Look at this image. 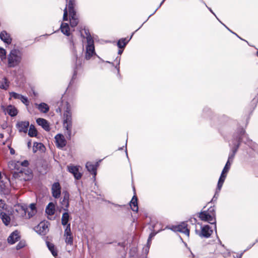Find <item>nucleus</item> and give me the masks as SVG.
Masks as SVG:
<instances>
[{"mask_svg": "<svg viewBox=\"0 0 258 258\" xmlns=\"http://www.w3.org/2000/svg\"><path fill=\"white\" fill-rule=\"evenodd\" d=\"M70 220V215L68 212H65L62 214L61 217V224L62 225L65 226L68 224V222Z\"/></svg>", "mask_w": 258, "mask_h": 258, "instance_id": "29", "label": "nucleus"}, {"mask_svg": "<svg viewBox=\"0 0 258 258\" xmlns=\"http://www.w3.org/2000/svg\"><path fill=\"white\" fill-rule=\"evenodd\" d=\"M191 221L196 222L197 219L196 218H193V220L191 219Z\"/></svg>", "mask_w": 258, "mask_h": 258, "instance_id": "58", "label": "nucleus"}, {"mask_svg": "<svg viewBox=\"0 0 258 258\" xmlns=\"http://www.w3.org/2000/svg\"><path fill=\"white\" fill-rule=\"evenodd\" d=\"M60 28L61 32L64 35L67 36L70 35V27L68 23H62Z\"/></svg>", "mask_w": 258, "mask_h": 258, "instance_id": "25", "label": "nucleus"}, {"mask_svg": "<svg viewBox=\"0 0 258 258\" xmlns=\"http://www.w3.org/2000/svg\"><path fill=\"white\" fill-rule=\"evenodd\" d=\"M28 210L32 211V213H31L30 212H29V217H32L33 215H34V214L36 212L35 204H30Z\"/></svg>", "mask_w": 258, "mask_h": 258, "instance_id": "36", "label": "nucleus"}, {"mask_svg": "<svg viewBox=\"0 0 258 258\" xmlns=\"http://www.w3.org/2000/svg\"><path fill=\"white\" fill-rule=\"evenodd\" d=\"M70 41V44H71V49L72 51V52H73L75 57L76 60L77 61L78 57L77 54V51H76L75 47V44H74L72 39H71Z\"/></svg>", "mask_w": 258, "mask_h": 258, "instance_id": "34", "label": "nucleus"}, {"mask_svg": "<svg viewBox=\"0 0 258 258\" xmlns=\"http://www.w3.org/2000/svg\"><path fill=\"white\" fill-rule=\"evenodd\" d=\"M21 52L17 49H13L8 56V66L13 68L17 66L21 61Z\"/></svg>", "mask_w": 258, "mask_h": 258, "instance_id": "4", "label": "nucleus"}, {"mask_svg": "<svg viewBox=\"0 0 258 258\" xmlns=\"http://www.w3.org/2000/svg\"><path fill=\"white\" fill-rule=\"evenodd\" d=\"M45 211L46 213L49 215H53L55 212L54 205L52 203H49L46 208Z\"/></svg>", "mask_w": 258, "mask_h": 258, "instance_id": "28", "label": "nucleus"}, {"mask_svg": "<svg viewBox=\"0 0 258 258\" xmlns=\"http://www.w3.org/2000/svg\"><path fill=\"white\" fill-rule=\"evenodd\" d=\"M63 198L60 200V204L64 211H68L69 207V193L64 191L62 192Z\"/></svg>", "mask_w": 258, "mask_h": 258, "instance_id": "10", "label": "nucleus"}, {"mask_svg": "<svg viewBox=\"0 0 258 258\" xmlns=\"http://www.w3.org/2000/svg\"><path fill=\"white\" fill-rule=\"evenodd\" d=\"M63 126L66 131L67 138L69 139H71L72 129V117L70 105L68 102L66 103L65 111L63 113Z\"/></svg>", "mask_w": 258, "mask_h": 258, "instance_id": "2", "label": "nucleus"}, {"mask_svg": "<svg viewBox=\"0 0 258 258\" xmlns=\"http://www.w3.org/2000/svg\"><path fill=\"white\" fill-rule=\"evenodd\" d=\"M130 206L132 210L135 212L138 211V199L136 196H134L131 201L130 202Z\"/></svg>", "mask_w": 258, "mask_h": 258, "instance_id": "24", "label": "nucleus"}, {"mask_svg": "<svg viewBox=\"0 0 258 258\" xmlns=\"http://www.w3.org/2000/svg\"><path fill=\"white\" fill-rule=\"evenodd\" d=\"M257 242H258V237H257V238L255 240V242L254 243H255V244Z\"/></svg>", "mask_w": 258, "mask_h": 258, "instance_id": "62", "label": "nucleus"}, {"mask_svg": "<svg viewBox=\"0 0 258 258\" xmlns=\"http://www.w3.org/2000/svg\"><path fill=\"white\" fill-rule=\"evenodd\" d=\"M47 246L49 249V250L51 251L52 254L55 256L57 255L56 251L55 250L54 245L53 244L50 243L49 242H47Z\"/></svg>", "mask_w": 258, "mask_h": 258, "instance_id": "33", "label": "nucleus"}, {"mask_svg": "<svg viewBox=\"0 0 258 258\" xmlns=\"http://www.w3.org/2000/svg\"><path fill=\"white\" fill-rule=\"evenodd\" d=\"M9 94H10L11 97H13L14 98L16 99L20 100L21 99L20 97L22 96V95L18 94L14 92H10Z\"/></svg>", "mask_w": 258, "mask_h": 258, "instance_id": "39", "label": "nucleus"}, {"mask_svg": "<svg viewBox=\"0 0 258 258\" xmlns=\"http://www.w3.org/2000/svg\"><path fill=\"white\" fill-rule=\"evenodd\" d=\"M63 21L68 20V12H67V6L64 8L63 10Z\"/></svg>", "mask_w": 258, "mask_h": 258, "instance_id": "43", "label": "nucleus"}, {"mask_svg": "<svg viewBox=\"0 0 258 258\" xmlns=\"http://www.w3.org/2000/svg\"><path fill=\"white\" fill-rule=\"evenodd\" d=\"M0 38L4 42L9 44L12 42L10 35L5 31H2L0 34Z\"/></svg>", "mask_w": 258, "mask_h": 258, "instance_id": "19", "label": "nucleus"}, {"mask_svg": "<svg viewBox=\"0 0 258 258\" xmlns=\"http://www.w3.org/2000/svg\"><path fill=\"white\" fill-rule=\"evenodd\" d=\"M86 167L88 171L94 175V176L96 175V168L97 165H94L90 162H88L86 164Z\"/></svg>", "mask_w": 258, "mask_h": 258, "instance_id": "21", "label": "nucleus"}, {"mask_svg": "<svg viewBox=\"0 0 258 258\" xmlns=\"http://www.w3.org/2000/svg\"><path fill=\"white\" fill-rule=\"evenodd\" d=\"M244 252H241L239 255H237L236 256H234V258H241Z\"/></svg>", "mask_w": 258, "mask_h": 258, "instance_id": "49", "label": "nucleus"}, {"mask_svg": "<svg viewBox=\"0 0 258 258\" xmlns=\"http://www.w3.org/2000/svg\"><path fill=\"white\" fill-rule=\"evenodd\" d=\"M38 109L43 113H47L49 109L48 105L45 103H41L38 105Z\"/></svg>", "mask_w": 258, "mask_h": 258, "instance_id": "27", "label": "nucleus"}, {"mask_svg": "<svg viewBox=\"0 0 258 258\" xmlns=\"http://www.w3.org/2000/svg\"><path fill=\"white\" fill-rule=\"evenodd\" d=\"M0 218L5 225L8 226L10 224L11 218L7 213L4 212H1Z\"/></svg>", "mask_w": 258, "mask_h": 258, "instance_id": "22", "label": "nucleus"}, {"mask_svg": "<svg viewBox=\"0 0 258 258\" xmlns=\"http://www.w3.org/2000/svg\"><path fill=\"white\" fill-rule=\"evenodd\" d=\"M1 108L5 113L8 114L11 116H15L18 114V110L13 105H9L8 106L2 105Z\"/></svg>", "mask_w": 258, "mask_h": 258, "instance_id": "7", "label": "nucleus"}, {"mask_svg": "<svg viewBox=\"0 0 258 258\" xmlns=\"http://www.w3.org/2000/svg\"><path fill=\"white\" fill-rule=\"evenodd\" d=\"M116 68L117 69V70L118 72H119V67H116Z\"/></svg>", "mask_w": 258, "mask_h": 258, "instance_id": "63", "label": "nucleus"}, {"mask_svg": "<svg viewBox=\"0 0 258 258\" xmlns=\"http://www.w3.org/2000/svg\"><path fill=\"white\" fill-rule=\"evenodd\" d=\"M84 31L87 42L85 58L87 60H89L93 55L95 54L94 40L89 33V30L84 29Z\"/></svg>", "mask_w": 258, "mask_h": 258, "instance_id": "3", "label": "nucleus"}, {"mask_svg": "<svg viewBox=\"0 0 258 258\" xmlns=\"http://www.w3.org/2000/svg\"><path fill=\"white\" fill-rule=\"evenodd\" d=\"M10 153L11 154H14L15 153V150L13 149H11L10 150Z\"/></svg>", "mask_w": 258, "mask_h": 258, "instance_id": "54", "label": "nucleus"}, {"mask_svg": "<svg viewBox=\"0 0 258 258\" xmlns=\"http://www.w3.org/2000/svg\"><path fill=\"white\" fill-rule=\"evenodd\" d=\"M3 80V82L0 86V88L6 90L9 86V82L6 78H4Z\"/></svg>", "mask_w": 258, "mask_h": 258, "instance_id": "35", "label": "nucleus"}, {"mask_svg": "<svg viewBox=\"0 0 258 258\" xmlns=\"http://www.w3.org/2000/svg\"><path fill=\"white\" fill-rule=\"evenodd\" d=\"M56 111L57 112L60 113L61 112V109H60V108L58 107L57 109H56Z\"/></svg>", "mask_w": 258, "mask_h": 258, "instance_id": "55", "label": "nucleus"}, {"mask_svg": "<svg viewBox=\"0 0 258 258\" xmlns=\"http://www.w3.org/2000/svg\"><path fill=\"white\" fill-rule=\"evenodd\" d=\"M4 137V135L3 134H0V138H3Z\"/></svg>", "mask_w": 258, "mask_h": 258, "instance_id": "60", "label": "nucleus"}, {"mask_svg": "<svg viewBox=\"0 0 258 258\" xmlns=\"http://www.w3.org/2000/svg\"><path fill=\"white\" fill-rule=\"evenodd\" d=\"M68 170L72 173L76 179H79L82 177V174L79 171V167L75 166H68Z\"/></svg>", "mask_w": 258, "mask_h": 258, "instance_id": "16", "label": "nucleus"}, {"mask_svg": "<svg viewBox=\"0 0 258 258\" xmlns=\"http://www.w3.org/2000/svg\"><path fill=\"white\" fill-rule=\"evenodd\" d=\"M36 122L38 125L41 126L46 131H50L49 123L46 119L39 118L37 119Z\"/></svg>", "mask_w": 258, "mask_h": 258, "instance_id": "18", "label": "nucleus"}, {"mask_svg": "<svg viewBox=\"0 0 258 258\" xmlns=\"http://www.w3.org/2000/svg\"><path fill=\"white\" fill-rule=\"evenodd\" d=\"M26 246V242L24 240L20 241L19 243L17 245L16 248L17 250H19Z\"/></svg>", "mask_w": 258, "mask_h": 258, "instance_id": "38", "label": "nucleus"}, {"mask_svg": "<svg viewBox=\"0 0 258 258\" xmlns=\"http://www.w3.org/2000/svg\"><path fill=\"white\" fill-rule=\"evenodd\" d=\"M128 41L129 40H127L126 38H121L118 41L117 46L119 48H123Z\"/></svg>", "mask_w": 258, "mask_h": 258, "instance_id": "31", "label": "nucleus"}, {"mask_svg": "<svg viewBox=\"0 0 258 258\" xmlns=\"http://www.w3.org/2000/svg\"><path fill=\"white\" fill-rule=\"evenodd\" d=\"M209 209L202 211L199 214V218L203 221H208L210 219V212Z\"/></svg>", "mask_w": 258, "mask_h": 258, "instance_id": "23", "label": "nucleus"}, {"mask_svg": "<svg viewBox=\"0 0 258 258\" xmlns=\"http://www.w3.org/2000/svg\"><path fill=\"white\" fill-rule=\"evenodd\" d=\"M222 118L224 120L228 121L230 120V118L226 115H222Z\"/></svg>", "mask_w": 258, "mask_h": 258, "instance_id": "48", "label": "nucleus"}, {"mask_svg": "<svg viewBox=\"0 0 258 258\" xmlns=\"http://www.w3.org/2000/svg\"><path fill=\"white\" fill-rule=\"evenodd\" d=\"M217 20H218V21L222 25H223L224 27L225 26H226L225 24H224L221 21H220V20L219 19V18H217Z\"/></svg>", "mask_w": 258, "mask_h": 258, "instance_id": "52", "label": "nucleus"}, {"mask_svg": "<svg viewBox=\"0 0 258 258\" xmlns=\"http://www.w3.org/2000/svg\"><path fill=\"white\" fill-rule=\"evenodd\" d=\"M255 244V243H253L252 244H250L247 247V248L244 249L243 250V252L244 253L245 251H246L247 250H249V249H250L252 246H253Z\"/></svg>", "mask_w": 258, "mask_h": 258, "instance_id": "45", "label": "nucleus"}, {"mask_svg": "<svg viewBox=\"0 0 258 258\" xmlns=\"http://www.w3.org/2000/svg\"><path fill=\"white\" fill-rule=\"evenodd\" d=\"M76 76V71H75L74 73V75H73V78H72V79L70 83L73 82V80L75 79V76Z\"/></svg>", "mask_w": 258, "mask_h": 258, "instance_id": "50", "label": "nucleus"}, {"mask_svg": "<svg viewBox=\"0 0 258 258\" xmlns=\"http://www.w3.org/2000/svg\"><path fill=\"white\" fill-rule=\"evenodd\" d=\"M210 232H211V236H212V235L213 234V230L212 229V227H211V231H210Z\"/></svg>", "mask_w": 258, "mask_h": 258, "instance_id": "59", "label": "nucleus"}, {"mask_svg": "<svg viewBox=\"0 0 258 258\" xmlns=\"http://www.w3.org/2000/svg\"><path fill=\"white\" fill-rule=\"evenodd\" d=\"M29 126V121H20L16 124V127L18 129L19 132L26 133L28 131V128Z\"/></svg>", "mask_w": 258, "mask_h": 258, "instance_id": "15", "label": "nucleus"}, {"mask_svg": "<svg viewBox=\"0 0 258 258\" xmlns=\"http://www.w3.org/2000/svg\"><path fill=\"white\" fill-rule=\"evenodd\" d=\"M215 206H211V225H213L214 230H215V234L216 236V238L218 239V241L219 242V243L221 244V245L225 247V245L222 243L221 241L219 239V237L217 235V225H216V210L214 208Z\"/></svg>", "mask_w": 258, "mask_h": 258, "instance_id": "5", "label": "nucleus"}, {"mask_svg": "<svg viewBox=\"0 0 258 258\" xmlns=\"http://www.w3.org/2000/svg\"><path fill=\"white\" fill-rule=\"evenodd\" d=\"M149 246H147L146 249H145V251L146 252H148V251H149Z\"/></svg>", "mask_w": 258, "mask_h": 258, "instance_id": "56", "label": "nucleus"}, {"mask_svg": "<svg viewBox=\"0 0 258 258\" xmlns=\"http://www.w3.org/2000/svg\"><path fill=\"white\" fill-rule=\"evenodd\" d=\"M64 237L67 244L70 245L73 244V236L71 232L70 224H68L66 226L64 232Z\"/></svg>", "mask_w": 258, "mask_h": 258, "instance_id": "6", "label": "nucleus"}, {"mask_svg": "<svg viewBox=\"0 0 258 258\" xmlns=\"http://www.w3.org/2000/svg\"><path fill=\"white\" fill-rule=\"evenodd\" d=\"M211 13H212V14H213V15L215 16V17L216 18V19H217V18H218L217 17V16H216V15L215 14V13L213 11V10H212L211 9Z\"/></svg>", "mask_w": 258, "mask_h": 258, "instance_id": "51", "label": "nucleus"}, {"mask_svg": "<svg viewBox=\"0 0 258 258\" xmlns=\"http://www.w3.org/2000/svg\"><path fill=\"white\" fill-rule=\"evenodd\" d=\"M165 1V0H163V1H162V2L161 3V4H160V6H159V7H160L162 4H163V3L164 2V1Z\"/></svg>", "mask_w": 258, "mask_h": 258, "instance_id": "61", "label": "nucleus"}, {"mask_svg": "<svg viewBox=\"0 0 258 258\" xmlns=\"http://www.w3.org/2000/svg\"><path fill=\"white\" fill-rule=\"evenodd\" d=\"M154 236L153 234H152V233L150 234V236H149V238L148 239V242H147V244L148 245H150V242H150L151 241V239L152 238V236Z\"/></svg>", "mask_w": 258, "mask_h": 258, "instance_id": "47", "label": "nucleus"}, {"mask_svg": "<svg viewBox=\"0 0 258 258\" xmlns=\"http://www.w3.org/2000/svg\"><path fill=\"white\" fill-rule=\"evenodd\" d=\"M20 238V233L18 230L13 232L8 237V242L11 244H14L18 241Z\"/></svg>", "mask_w": 258, "mask_h": 258, "instance_id": "14", "label": "nucleus"}, {"mask_svg": "<svg viewBox=\"0 0 258 258\" xmlns=\"http://www.w3.org/2000/svg\"><path fill=\"white\" fill-rule=\"evenodd\" d=\"M217 20H218V21L222 25H223L224 27L225 26H226L225 24H224L221 21H220V20L219 19V18H217Z\"/></svg>", "mask_w": 258, "mask_h": 258, "instance_id": "53", "label": "nucleus"}, {"mask_svg": "<svg viewBox=\"0 0 258 258\" xmlns=\"http://www.w3.org/2000/svg\"><path fill=\"white\" fill-rule=\"evenodd\" d=\"M223 185V183H221V184H219V182L218 181L215 194L212 199H211V204L214 203L217 200L218 197H219V192L221 190Z\"/></svg>", "mask_w": 258, "mask_h": 258, "instance_id": "20", "label": "nucleus"}, {"mask_svg": "<svg viewBox=\"0 0 258 258\" xmlns=\"http://www.w3.org/2000/svg\"><path fill=\"white\" fill-rule=\"evenodd\" d=\"M230 169L229 167L224 166L218 181L219 184H221V183H224Z\"/></svg>", "mask_w": 258, "mask_h": 258, "instance_id": "17", "label": "nucleus"}, {"mask_svg": "<svg viewBox=\"0 0 258 258\" xmlns=\"http://www.w3.org/2000/svg\"><path fill=\"white\" fill-rule=\"evenodd\" d=\"M242 143H244L250 147H251L253 144L252 140L249 138L243 126L239 125L235 130L232 136V147L230 149L228 160L233 162L235 156Z\"/></svg>", "mask_w": 258, "mask_h": 258, "instance_id": "1", "label": "nucleus"}, {"mask_svg": "<svg viewBox=\"0 0 258 258\" xmlns=\"http://www.w3.org/2000/svg\"><path fill=\"white\" fill-rule=\"evenodd\" d=\"M210 226L208 225L201 227V230H196L195 232L200 237L208 238L210 237Z\"/></svg>", "mask_w": 258, "mask_h": 258, "instance_id": "9", "label": "nucleus"}, {"mask_svg": "<svg viewBox=\"0 0 258 258\" xmlns=\"http://www.w3.org/2000/svg\"><path fill=\"white\" fill-rule=\"evenodd\" d=\"M35 230L39 234L41 235H45L48 231V225L47 222H41L35 228Z\"/></svg>", "mask_w": 258, "mask_h": 258, "instance_id": "11", "label": "nucleus"}, {"mask_svg": "<svg viewBox=\"0 0 258 258\" xmlns=\"http://www.w3.org/2000/svg\"><path fill=\"white\" fill-rule=\"evenodd\" d=\"M21 99H20L24 104H25L26 105H28L29 104V101L27 97L22 95L21 97H20Z\"/></svg>", "mask_w": 258, "mask_h": 258, "instance_id": "41", "label": "nucleus"}, {"mask_svg": "<svg viewBox=\"0 0 258 258\" xmlns=\"http://www.w3.org/2000/svg\"><path fill=\"white\" fill-rule=\"evenodd\" d=\"M21 165L24 167H27L29 165L28 161L27 160H25L21 162Z\"/></svg>", "mask_w": 258, "mask_h": 258, "instance_id": "44", "label": "nucleus"}, {"mask_svg": "<svg viewBox=\"0 0 258 258\" xmlns=\"http://www.w3.org/2000/svg\"><path fill=\"white\" fill-rule=\"evenodd\" d=\"M56 145L58 148H62L64 147L67 144V141L63 135L57 134L55 137Z\"/></svg>", "mask_w": 258, "mask_h": 258, "instance_id": "13", "label": "nucleus"}, {"mask_svg": "<svg viewBox=\"0 0 258 258\" xmlns=\"http://www.w3.org/2000/svg\"><path fill=\"white\" fill-rule=\"evenodd\" d=\"M44 147V146L41 143H35L34 144V146H33V151L34 152H36V150H35V148L36 149H41L42 148Z\"/></svg>", "mask_w": 258, "mask_h": 258, "instance_id": "40", "label": "nucleus"}, {"mask_svg": "<svg viewBox=\"0 0 258 258\" xmlns=\"http://www.w3.org/2000/svg\"><path fill=\"white\" fill-rule=\"evenodd\" d=\"M28 135L31 137H36L37 136V131L35 126L32 124L30 126L28 131Z\"/></svg>", "mask_w": 258, "mask_h": 258, "instance_id": "32", "label": "nucleus"}, {"mask_svg": "<svg viewBox=\"0 0 258 258\" xmlns=\"http://www.w3.org/2000/svg\"><path fill=\"white\" fill-rule=\"evenodd\" d=\"M6 56V50L1 48H0V57L2 59L5 58Z\"/></svg>", "mask_w": 258, "mask_h": 258, "instance_id": "42", "label": "nucleus"}, {"mask_svg": "<svg viewBox=\"0 0 258 258\" xmlns=\"http://www.w3.org/2000/svg\"><path fill=\"white\" fill-rule=\"evenodd\" d=\"M225 27L227 29V30H228L230 33H231L232 34H234V35H235L237 37H238L239 39H240V40H242V41H245L249 46H251L249 43H248V42L246 40H245V39L242 38L240 36H239L237 34H236L235 32H234V31H232L229 28H228L227 26H225Z\"/></svg>", "mask_w": 258, "mask_h": 258, "instance_id": "37", "label": "nucleus"}, {"mask_svg": "<svg viewBox=\"0 0 258 258\" xmlns=\"http://www.w3.org/2000/svg\"><path fill=\"white\" fill-rule=\"evenodd\" d=\"M75 0H69L68 3V8L70 14H73L76 13L74 10V7L75 6Z\"/></svg>", "mask_w": 258, "mask_h": 258, "instance_id": "30", "label": "nucleus"}, {"mask_svg": "<svg viewBox=\"0 0 258 258\" xmlns=\"http://www.w3.org/2000/svg\"><path fill=\"white\" fill-rule=\"evenodd\" d=\"M187 224L185 222H182L181 224L177 226H173L171 229L174 231H178L184 233L187 236L189 235V230L187 228Z\"/></svg>", "mask_w": 258, "mask_h": 258, "instance_id": "8", "label": "nucleus"}, {"mask_svg": "<svg viewBox=\"0 0 258 258\" xmlns=\"http://www.w3.org/2000/svg\"><path fill=\"white\" fill-rule=\"evenodd\" d=\"M70 25L72 27H76L78 24L79 21L76 18V13L70 14Z\"/></svg>", "mask_w": 258, "mask_h": 258, "instance_id": "26", "label": "nucleus"}, {"mask_svg": "<svg viewBox=\"0 0 258 258\" xmlns=\"http://www.w3.org/2000/svg\"><path fill=\"white\" fill-rule=\"evenodd\" d=\"M123 52V50H119L118 51V54H121V53H122Z\"/></svg>", "mask_w": 258, "mask_h": 258, "instance_id": "57", "label": "nucleus"}, {"mask_svg": "<svg viewBox=\"0 0 258 258\" xmlns=\"http://www.w3.org/2000/svg\"><path fill=\"white\" fill-rule=\"evenodd\" d=\"M52 196L55 198H59L61 194V187L58 182H54L51 187Z\"/></svg>", "mask_w": 258, "mask_h": 258, "instance_id": "12", "label": "nucleus"}, {"mask_svg": "<svg viewBox=\"0 0 258 258\" xmlns=\"http://www.w3.org/2000/svg\"><path fill=\"white\" fill-rule=\"evenodd\" d=\"M232 163H233V162L227 160L225 166L226 167H228L230 168Z\"/></svg>", "mask_w": 258, "mask_h": 258, "instance_id": "46", "label": "nucleus"}, {"mask_svg": "<svg viewBox=\"0 0 258 258\" xmlns=\"http://www.w3.org/2000/svg\"><path fill=\"white\" fill-rule=\"evenodd\" d=\"M28 213H29V212H30L31 213H32V211H31V210H28Z\"/></svg>", "mask_w": 258, "mask_h": 258, "instance_id": "64", "label": "nucleus"}]
</instances>
